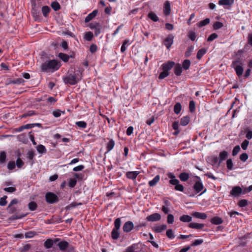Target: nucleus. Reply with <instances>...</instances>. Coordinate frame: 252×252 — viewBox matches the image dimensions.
Segmentation results:
<instances>
[{
	"mask_svg": "<svg viewBox=\"0 0 252 252\" xmlns=\"http://www.w3.org/2000/svg\"><path fill=\"white\" fill-rule=\"evenodd\" d=\"M233 162L231 159H228L226 161V166L227 168L230 170H231L233 169Z\"/></svg>",
	"mask_w": 252,
	"mask_h": 252,
	"instance_id": "obj_44",
	"label": "nucleus"
},
{
	"mask_svg": "<svg viewBox=\"0 0 252 252\" xmlns=\"http://www.w3.org/2000/svg\"><path fill=\"white\" fill-rule=\"evenodd\" d=\"M228 152L225 151L221 152L219 154V163L225 160L228 156Z\"/></svg>",
	"mask_w": 252,
	"mask_h": 252,
	"instance_id": "obj_16",
	"label": "nucleus"
},
{
	"mask_svg": "<svg viewBox=\"0 0 252 252\" xmlns=\"http://www.w3.org/2000/svg\"><path fill=\"white\" fill-rule=\"evenodd\" d=\"M3 190L8 192H13L16 190V188L14 187H8L3 189Z\"/></svg>",
	"mask_w": 252,
	"mask_h": 252,
	"instance_id": "obj_59",
	"label": "nucleus"
},
{
	"mask_svg": "<svg viewBox=\"0 0 252 252\" xmlns=\"http://www.w3.org/2000/svg\"><path fill=\"white\" fill-rule=\"evenodd\" d=\"M167 226L166 225L162 224L160 225L155 226L153 228V229L156 232L160 233L165 230Z\"/></svg>",
	"mask_w": 252,
	"mask_h": 252,
	"instance_id": "obj_15",
	"label": "nucleus"
},
{
	"mask_svg": "<svg viewBox=\"0 0 252 252\" xmlns=\"http://www.w3.org/2000/svg\"><path fill=\"white\" fill-rule=\"evenodd\" d=\"M174 41V36L169 34L164 40V44L167 49H169L172 45Z\"/></svg>",
	"mask_w": 252,
	"mask_h": 252,
	"instance_id": "obj_5",
	"label": "nucleus"
},
{
	"mask_svg": "<svg viewBox=\"0 0 252 252\" xmlns=\"http://www.w3.org/2000/svg\"><path fill=\"white\" fill-rule=\"evenodd\" d=\"M241 149L239 145H237L233 148L232 150V156H235L238 154V153L240 152Z\"/></svg>",
	"mask_w": 252,
	"mask_h": 252,
	"instance_id": "obj_40",
	"label": "nucleus"
},
{
	"mask_svg": "<svg viewBox=\"0 0 252 252\" xmlns=\"http://www.w3.org/2000/svg\"><path fill=\"white\" fill-rule=\"evenodd\" d=\"M248 204V202L245 199H242L239 202V205L240 207H245Z\"/></svg>",
	"mask_w": 252,
	"mask_h": 252,
	"instance_id": "obj_60",
	"label": "nucleus"
},
{
	"mask_svg": "<svg viewBox=\"0 0 252 252\" xmlns=\"http://www.w3.org/2000/svg\"><path fill=\"white\" fill-rule=\"evenodd\" d=\"M29 208L30 209V210H32V211H33L34 210H35V209L37 207V205L36 204L35 202H31L29 203Z\"/></svg>",
	"mask_w": 252,
	"mask_h": 252,
	"instance_id": "obj_43",
	"label": "nucleus"
},
{
	"mask_svg": "<svg viewBox=\"0 0 252 252\" xmlns=\"http://www.w3.org/2000/svg\"><path fill=\"white\" fill-rule=\"evenodd\" d=\"M24 164V162L20 158H18L16 160V166L18 168H21Z\"/></svg>",
	"mask_w": 252,
	"mask_h": 252,
	"instance_id": "obj_47",
	"label": "nucleus"
},
{
	"mask_svg": "<svg viewBox=\"0 0 252 252\" xmlns=\"http://www.w3.org/2000/svg\"><path fill=\"white\" fill-rule=\"evenodd\" d=\"M93 34L91 32H87L85 34V38L87 41H91L93 38Z\"/></svg>",
	"mask_w": 252,
	"mask_h": 252,
	"instance_id": "obj_41",
	"label": "nucleus"
},
{
	"mask_svg": "<svg viewBox=\"0 0 252 252\" xmlns=\"http://www.w3.org/2000/svg\"><path fill=\"white\" fill-rule=\"evenodd\" d=\"M34 235V233L32 231L28 232L25 233V236L26 238H32Z\"/></svg>",
	"mask_w": 252,
	"mask_h": 252,
	"instance_id": "obj_64",
	"label": "nucleus"
},
{
	"mask_svg": "<svg viewBox=\"0 0 252 252\" xmlns=\"http://www.w3.org/2000/svg\"><path fill=\"white\" fill-rule=\"evenodd\" d=\"M111 236L112 238L114 240L118 239L120 236V233L119 230L113 229L111 232Z\"/></svg>",
	"mask_w": 252,
	"mask_h": 252,
	"instance_id": "obj_25",
	"label": "nucleus"
},
{
	"mask_svg": "<svg viewBox=\"0 0 252 252\" xmlns=\"http://www.w3.org/2000/svg\"><path fill=\"white\" fill-rule=\"evenodd\" d=\"M192 216L196 219L205 220L207 218V215L203 213L193 212L192 213Z\"/></svg>",
	"mask_w": 252,
	"mask_h": 252,
	"instance_id": "obj_11",
	"label": "nucleus"
},
{
	"mask_svg": "<svg viewBox=\"0 0 252 252\" xmlns=\"http://www.w3.org/2000/svg\"><path fill=\"white\" fill-rule=\"evenodd\" d=\"M82 78V73L80 70H75L74 73H69L63 78L65 84H69L71 85H74L81 80Z\"/></svg>",
	"mask_w": 252,
	"mask_h": 252,
	"instance_id": "obj_1",
	"label": "nucleus"
},
{
	"mask_svg": "<svg viewBox=\"0 0 252 252\" xmlns=\"http://www.w3.org/2000/svg\"><path fill=\"white\" fill-rule=\"evenodd\" d=\"M181 110V105L180 103H177L174 106V111L175 113L178 114Z\"/></svg>",
	"mask_w": 252,
	"mask_h": 252,
	"instance_id": "obj_35",
	"label": "nucleus"
},
{
	"mask_svg": "<svg viewBox=\"0 0 252 252\" xmlns=\"http://www.w3.org/2000/svg\"><path fill=\"white\" fill-rule=\"evenodd\" d=\"M77 126L80 128H85L87 126V124L84 121H79L75 123Z\"/></svg>",
	"mask_w": 252,
	"mask_h": 252,
	"instance_id": "obj_36",
	"label": "nucleus"
},
{
	"mask_svg": "<svg viewBox=\"0 0 252 252\" xmlns=\"http://www.w3.org/2000/svg\"><path fill=\"white\" fill-rule=\"evenodd\" d=\"M175 189L178 191H183L184 190V187L182 185L178 183L175 186Z\"/></svg>",
	"mask_w": 252,
	"mask_h": 252,
	"instance_id": "obj_61",
	"label": "nucleus"
},
{
	"mask_svg": "<svg viewBox=\"0 0 252 252\" xmlns=\"http://www.w3.org/2000/svg\"><path fill=\"white\" fill-rule=\"evenodd\" d=\"M218 37V35L216 34V33H212L209 36V37L208 38V41H213V40L215 39L216 38H217Z\"/></svg>",
	"mask_w": 252,
	"mask_h": 252,
	"instance_id": "obj_56",
	"label": "nucleus"
},
{
	"mask_svg": "<svg viewBox=\"0 0 252 252\" xmlns=\"http://www.w3.org/2000/svg\"><path fill=\"white\" fill-rule=\"evenodd\" d=\"M249 144V141L245 140L241 144V147L243 150H246L247 149Z\"/></svg>",
	"mask_w": 252,
	"mask_h": 252,
	"instance_id": "obj_48",
	"label": "nucleus"
},
{
	"mask_svg": "<svg viewBox=\"0 0 252 252\" xmlns=\"http://www.w3.org/2000/svg\"><path fill=\"white\" fill-rule=\"evenodd\" d=\"M58 239H56L54 241L51 239H47L45 242H44V247L47 249H49L51 248L54 244V243H56V242L58 241Z\"/></svg>",
	"mask_w": 252,
	"mask_h": 252,
	"instance_id": "obj_19",
	"label": "nucleus"
},
{
	"mask_svg": "<svg viewBox=\"0 0 252 252\" xmlns=\"http://www.w3.org/2000/svg\"><path fill=\"white\" fill-rule=\"evenodd\" d=\"M133 226L132 221H126L123 226V230L125 232H129L133 228Z\"/></svg>",
	"mask_w": 252,
	"mask_h": 252,
	"instance_id": "obj_8",
	"label": "nucleus"
},
{
	"mask_svg": "<svg viewBox=\"0 0 252 252\" xmlns=\"http://www.w3.org/2000/svg\"><path fill=\"white\" fill-rule=\"evenodd\" d=\"M183 67L185 69L189 68V60H185L183 63Z\"/></svg>",
	"mask_w": 252,
	"mask_h": 252,
	"instance_id": "obj_58",
	"label": "nucleus"
},
{
	"mask_svg": "<svg viewBox=\"0 0 252 252\" xmlns=\"http://www.w3.org/2000/svg\"><path fill=\"white\" fill-rule=\"evenodd\" d=\"M148 17L154 22H157L159 20L158 17L153 12H151L148 14Z\"/></svg>",
	"mask_w": 252,
	"mask_h": 252,
	"instance_id": "obj_24",
	"label": "nucleus"
},
{
	"mask_svg": "<svg viewBox=\"0 0 252 252\" xmlns=\"http://www.w3.org/2000/svg\"><path fill=\"white\" fill-rule=\"evenodd\" d=\"M58 245L60 250L64 251L68 247V243L65 241H62L59 243Z\"/></svg>",
	"mask_w": 252,
	"mask_h": 252,
	"instance_id": "obj_22",
	"label": "nucleus"
},
{
	"mask_svg": "<svg viewBox=\"0 0 252 252\" xmlns=\"http://www.w3.org/2000/svg\"><path fill=\"white\" fill-rule=\"evenodd\" d=\"M169 75V73L168 71H166V70H164L161 72L159 75V76H158V78L159 79H164V78H165L166 77H167V76Z\"/></svg>",
	"mask_w": 252,
	"mask_h": 252,
	"instance_id": "obj_39",
	"label": "nucleus"
},
{
	"mask_svg": "<svg viewBox=\"0 0 252 252\" xmlns=\"http://www.w3.org/2000/svg\"><path fill=\"white\" fill-rule=\"evenodd\" d=\"M98 11L97 10H94L92 13L89 14L85 19V22L86 23L89 22L92 19H93L97 14Z\"/></svg>",
	"mask_w": 252,
	"mask_h": 252,
	"instance_id": "obj_14",
	"label": "nucleus"
},
{
	"mask_svg": "<svg viewBox=\"0 0 252 252\" xmlns=\"http://www.w3.org/2000/svg\"><path fill=\"white\" fill-rule=\"evenodd\" d=\"M168 177L170 179V183L171 184L176 186L179 183V180L176 179L175 175L173 173H169L168 174Z\"/></svg>",
	"mask_w": 252,
	"mask_h": 252,
	"instance_id": "obj_12",
	"label": "nucleus"
},
{
	"mask_svg": "<svg viewBox=\"0 0 252 252\" xmlns=\"http://www.w3.org/2000/svg\"><path fill=\"white\" fill-rule=\"evenodd\" d=\"M140 173L139 171H129L126 172V176L127 178L131 180H134L136 178L138 175Z\"/></svg>",
	"mask_w": 252,
	"mask_h": 252,
	"instance_id": "obj_9",
	"label": "nucleus"
},
{
	"mask_svg": "<svg viewBox=\"0 0 252 252\" xmlns=\"http://www.w3.org/2000/svg\"><path fill=\"white\" fill-rule=\"evenodd\" d=\"M180 179L182 181H186L189 178V175L186 173H182L179 176Z\"/></svg>",
	"mask_w": 252,
	"mask_h": 252,
	"instance_id": "obj_38",
	"label": "nucleus"
},
{
	"mask_svg": "<svg viewBox=\"0 0 252 252\" xmlns=\"http://www.w3.org/2000/svg\"><path fill=\"white\" fill-rule=\"evenodd\" d=\"M147 220H159L160 219V215L158 213L153 214L147 218Z\"/></svg>",
	"mask_w": 252,
	"mask_h": 252,
	"instance_id": "obj_18",
	"label": "nucleus"
},
{
	"mask_svg": "<svg viewBox=\"0 0 252 252\" xmlns=\"http://www.w3.org/2000/svg\"><path fill=\"white\" fill-rule=\"evenodd\" d=\"M51 6L55 11H58L61 8L60 4L57 1H54L52 2Z\"/></svg>",
	"mask_w": 252,
	"mask_h": 252,
	"instance_id": "obj_32",
	"label": "nucleus"
},
{
	"mask_svg": "<svg viewBox=\"0 0 252 252\" xmlns=\"http://www.w3.org/2000/svg\"><path fill=\"white\" fill-rule=\"evenodd\" d=\"M175 65V63L172 61H168L167 63H163L162 65V69L168 71Z\"/></svg>",
	"mask_w": 252,
	"mask_h": 252,
	"instance_id": "obj_10",
	"label": "nucleus"
},
{
	"mask_svg": "<svg viewBox=\"0 0 252 252\" xmlns=\"http://www.w3.org/2000/svg\"><path fill=\"white\" fill-rule=\"evenodd\" d=\"M136 249V246L135 245H133L130 247H128L126 250V252H135V250Z\"/></svg>",
	"mask_w": 252,
	"mask_h": 252,
	"instance_id": "obj_54",
	"label": "nucleus"
},
{
	"mask_svg": "<svg viewBox=\"0 0 252 252\" xmlns=\"http://www.w3.org/2000/svg\"><path fill=\"white\" fill-rule=\"evenodd\" d=\"M165 203L166 206H163L162 208V211L165 214L168 213L169 212V209L168 207V206L169 204V202L168 201H165Z\"/></svg>",
	"mask_w": 252,
	"mask_h": 252,
	"instance_id": "obj_37",
	"label": "nucleus"
},
{
	"mask_svg": "<svg viewBox=\"0 0 252 252\" xmlns=\"http://www.w3.org/2000/svg\"><path fill=\"white\" fill-rule=\"evenodd\" d=\"M242 193V189L239 186L234 187L230 191V194L234 196L239 195Z\"/></svg>",
	"mask_w": 252,
	"mask_h": 252,
	"instance_id": "obj_6",
	"label": "nucleus"
},
{
	"mask_svg": "<svg viewBox=\"0 0 252 252\" xmlns=\"http://www.w3.org/2000/svg\"><path fill=\"white\" fill-rule=\"evenodd\" d=\"M6 153L4 152H1L0 153V162H4L6 159Z\"/></svg>",
	"mask_w": 252,
	"mask_h": 252,
	"instance_id": "obj_51",
	"label": "nucleus"
},
{
	"mask_svg": "<svg viewBox=\"0 0 252 252\" xmlns=\"http://www.w3.org/2000/svg\"><path fill=\"white\" fill-rule=\"evenodd\" d=\"M189 123V117L185 116L181 119V125L182 126H186Z\"/></svg>",
	"mask_w": 252,
	"mask_h": 252,
	"instance_id": "obj_26",
	"label": "nucleus"
},
{
	"mask_svg": "<svg viewBox=\"0 0 252 252\" xmlns=\"http://www.w3.org/2000/svg\"><path fill=\"white\" fill-rule=\"evenodd\" d=\"M209 22H210V19L209 18H206V19H204V20L201 21L199 23V26L200 27H203V26H204L207 25L208 24H209Z\"/></svg>",
	"mask_w": 252,
	"mask_h": 252,
	"instance_id": "obj_49",
	"label": "nucleus"
},
{
	"mask_svg": "<svg viewBox=\"0 0 252 252\" xmlns=\"http://www.w3.org/2000/svg\"><path fill=\"white\" fill-rule=\"evenodd\" d=\"M193 189L196 193L199 192L203 189V186L201 181L198 180L193 185Z\"/></svg>",
	"mask_w": 252,
	"mask_h": 252,
	"instance_id": "obj_7",
	"label": "nucleus"
},
{
	"mask_svg": "<svg viewBox=\"0 0 252 252\" xmlns=\"http://www.w3.org/2000/svg\"><path fill=\"white\" fill-rule=\"evenodd\" d=\"M37 151L41 154L45 153L46 149L45 147L42 145H39L36 147Z\"/></svg>",
	"mask_w": 252,
	"mask_h": 252,
	"instance_id": "obj_34",
	"label": "nucleus"
},
{
	"mask_svg": "<svg viewBox=\"0 0 252 252\" xmlns=\"http://www.w3.org/2000/svg\"><path fill=\"white\" fill-rule=\"evenodd\" d=\"M90 50L92 53L95 52L97 50V46L94 44H92L90 46Z\"/></svg>",
	"mask_w": 252,
	"mask_h": 252,
	"instance_id": "obj_62",
	"label": "nucleus"
},
{
	"mask_svg": "<svg viewBox=\"0 0 252 252\" xmlns=\"http://www.w3.org/2000/svg\"><path fill=\"white\" fill-rule=\"evenodd\" d=\"M189 226L190 227L196 229H202L204 226V224L202 223H190Z\"/></svg>",
	"mask_w": 252,
	"mask_h": 252,
	"instance_id": "obj_29",
	"label": "nucleus"
},
{
	"mask_svg": "<svg viewBox=\"0 0 252 252\" xmlns=\"http://www.w3.org/2000/svg\"><path fill=\"white\" fill-rule=\"evenodd\" d=\"M160 176L159 175H157L155 177V178L151 181L149 182V185L150 187L155 186L159 181Z\"/></svg>",
	"mask_w": 252,
	"mask_h": 252,
	"instance_id": "obj_20",
	"label": "nucleus"
},
{
	"mask_svg": "<svg viewBox=\"0 0 252 252\" xmlns=\"http://www.w3.org/2000/svg\"><path fill=\"white\" fill-rule=\"evenodd\" d=\"M223 25L221 22H216L214 24L213 28L215 30L220 29L223 27Z\"/></svg>",
	"mask_w": 252,
	"mask_h": 252,
	"instance_id": "obj_42",
	"label": "nucleus"
},
{
	"mask_svg": "<svg viewBox=\"0 0 252 252\" xmlns=\"http://www.w3.org/2000/svg\"><path fill=\"white\" fill-rule=\"evenodd\" d=\"M92 28H94V34L96 35H98L101 32V28L99 26L98 23H96L95 25L92 27Z\"/></svg>",
	"mask_w": 252,
	"mask_h": 252,
	"instance_id": "obj_28",
	"label": "nucleus"
},
{
	"mask_svg": "<svg viewBox=\"0 0 252 252\" xmlns=\"http://www.w3.org/2000/svg\"><path fill=\"white\" fill-rule=\"evenodd\" d=\"M46 201L49 203H54L58 201V196L52 192H48L45 195Z\"/></svg>",
	"mask_w": 252,
	"mask_h": 252,
	"instance_id": "obj_4",
	"label": "nucleus"
},
{
	"mask_svg": "<svg viewBox=\"0 0 252 252\" xmlns=\"http://www.w3.org/2000/svg\"><path fill=\"white\" fill-rule=\"evenodd\" d=\"M170 3L169 1H166L164 5V13L168 15L170 14Z\"/></svg>",
	"mask_w": 252,
	"mask_h": 252,
	"instance_id": "obj_17",
	"label": "nucleus"
},
{
	"mask_svg": "<svg viewBox=\"0 0 252 252\" xmlns=\"http://www.w3.org/2000/svg\"><path fill=\"white\" fill-rule=\"evenodd\" d=\"M203 242V240L201 239H198L195 240L194 242L191 244L192 246H196L201 244Z\"/></svg>",
	"mask_w": 252,
	"mask_h": 252,
	"instance_id": "obj_45",
	"label": "nucleus"
},
{
	"mask_svg": "<svg viewBox=\"0 0 252 252\" xmlns=\"http://www.w3.org/2000/svg\"><path fill=\"white\" fill-rule=\"evenodd\" d=\"M59 57L65 62H67L69 59V56H68L67 55H66L65 54L62 53H60L59 54Z\"/></svg>",
	"mask_w": 252,
	"mask_h": 252,
	"instance_id": "obj_31",
	"label": "nucleus"
},
{
	"mask_svg": "<svg viewBox=\"0 0 252 252\" xmlns=\"http://www.w3.org/2000/svg\"><path fill=\"white\" fill-rule=\"evenodd\" d=\"M115 142L113 139H111L107 145V149L108 152L110 151L114 147Z\"/></svg>",
	"mask_w": 252,
	"mask_h": 252,
	"instance_id": "obj_33",
	"label": "nucleus"
},
{
	"mask_svg": "<svg viewBox=\"0 0 252 252\" xmlns=\"http://www.w3.org/2000/svg\"><path fill=\"white\" fill-rule=\"evenodd\" d=\"M31 245L26 244L21 249V252H26L28 251L31 248Z\"/></svg>",
	"mask_w": 252,
	"mask_h": 252,
	"instance_id": "obj_53",
	"label": "nucleus"
},
{
	"mask_svg": "<svg viewBox=\"0 0 252 252\" xmlns=\"http://www.w3.org/2000/svg\"><path fill=\"white\" fill-rule=\"evenodd\" d=\"M50 11V8L48 6H44L42 8V12L45 17H47Z\"/></svg>",
	"mask_w": 252,
	"mask_h": 252,
	"instance_id": "obj_27",
	"label": "nucleus"
},
{
	"mask_svg": "<svg viewBox=\"0 0 252 252\" xmlns=\"http://www.w3.org/2000/svg\"><path fill=\"white\" fill-rule=\"evenodd\" d=\"M166 235L168 238L170 239H173L174 238V233L172 229H168L167 230Z\"/></svg>",
	"mask_w": 252,
	"mask_h": 252,
	"instance_id": "obj_50",
	"label": "nucleus"
},
{
	"mask_svg": "<svg viewBox=\"0 0 252 252\" xmlns=\"http://www.w3.org/2000/svg\"><path fill=\"white\" fill-rule=\"evenodd\" d=\"M7 196H4L0 199V205L3 206H5L7 204L6 201Z\"/></svg>",
	"mask_w": 252,
	"mask_h": 252,
	"instance_id": "obj_52",
	"label": "nucleus"
},
{
	"mask_svg": "<svg viewBox=\"0 0 252 252\" xmlns=\"http://www.w3.org/2000/svg\"><path fill=\"white\" fill-rule=\"evenodd\" d=\"M84 166L83 165H80L79 166L75 167L73 170L74 171H79L82 170L84 169Z\"/></svg>",
	"mask_w": 252,
	"mask_h": 252,
	"instance_id": "obj_63",
	"label": "nucleus"
},
{
	"mask_svg": "<svg viewBox=\"0 0 252 252\" xmlns=\"http://www.w3.org/2000/svg\"><path fill=\"white\" fill-rule=\"evenodd\" d=\"M76 184V180L75 179H70L69 181V186L71 188L74 187Z\"/></svg>",
	"mask_w": 252,
	"mask_h": 252,
	"instance_id": "obj_57",
	"label": "nucleus"
},
{
	"mask_svg": "<svg viewBox=\"0 0 252 252\" xmlns=\"http://www.w3.org/2000/svg\"><path fill=\"white\" fill-rule=\"evenodd\" d=\"M182 71V67L180 64H176L174 68V72L175 74L177 76H179L181 74Z\"/></svg>",
	"mask_w": 252,
	"mask_h": 252,
	"instance_id": "obj_21",
	"label": "nucleus"
},
{
	"mask_svg": "<svg viewBox=\"0 0 252 252\" xmlns=\"http://www.w3.org/2000/svg\"><path fill=\"white\" fill-rule=\"evenodd\" d=\"M206 50L205 48L200 49L197 53V58L200 59L202 56L206 53Z\"/></svg>",
	"mask_w": 252,
	"mask_h": 252,
	"instance_id": "obj_30",
	"label": "nucleus"
},
{
	"mask_svg": "<svg viewBox=\"0 0 252 252\" xmlns=\"http://www.w3.org/2000/svg\"><path fill=\"white\" fill-rule=\"evenodd\" d=\"M248 155L246 153H243L240 156V159L243 162H245L248 159Z\"/></svg>",
	"mask_w": 252,
	"mask_h": 252,
	"instance_id": "obj_46",
	"label": "nucleus"
},
{
	"mask_svg": "<svg viewBox=\"0 0 252 252\" xmlns=\"http://www.w3.org/2000/svg\"><path fill=\"white\" fill-rule=\"evenodd\" d=\"M60 67L58 63L55 60H51L47 63H45L41 65V70L47 72L50 69L57 70Z\"/></svg>",
	"mask_w": 252,
	"mask_h": 252,
	"instance_id": "obj_2",
	"label": "nucleus"
},
{
	"mask_svg": "<svg viewBox=\"0 0 252 252\" xmlns=\"http://www.w3.org/2000/svg\"><path fill=\"white\" fill-rule=\"evenodd\" d=\"M234 0H220L218 4L220 5L231 6L234 3Z\"/></svg>",
	"mask_w": 252,
	"mask_h": 252,
	"instance_id": "obj_13",
	"label": "nucleus"
},
{
	"mask_svg": "<svg viewBox=\"0 0 252 252\" xmlns=\"http://www.w3.org/2000/svg\"><path fill=\"white\" fill-rule=\"evenodd\" d=\"M15 167V163L14 161H10L7 164V168L9 170H12Z\"/></svg>",
	"mask_w": 252,
	"mask_h": 252,
	"instance_id": "obj_55",
	"label": "nucleus"
},
{
	"mask_svg": "<svg viewBox=\"0 0 252 252\" xmlns=\"http://www.w3.org/2000/svg\"><path fill=\"white\" fill-rule=\"evenodd\" d=\"M18 203V200L17 199H12L10 203H9V204L8 205V209H9V211L11 213H13L15 209H14V208L12 207L11 206L14 204H16Z\"/></svg>",
	"mask_w": 252,
	"mask_h": 252,
	"instance_id": "obj_23",
	"label": "nucleus"
},
{
	"mask_svg": "<svg viewBox=\"0 0 252 252\" xmlns=\"http://www.w3.org/2000/svg\"><path fill=\"white\" fill-rule=\"evenodd\" d=\"M231 67L234 68L237 75L239 77L242 75L244 69L242 66V63H240V61H234L231 64Z\"/></svg>",
	"mask_w": 252,
	"mask_h": 252,
	"instance_id": "obj_3",
	"label": "nucleus"
}]
</instances>
